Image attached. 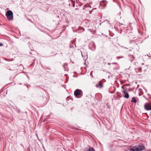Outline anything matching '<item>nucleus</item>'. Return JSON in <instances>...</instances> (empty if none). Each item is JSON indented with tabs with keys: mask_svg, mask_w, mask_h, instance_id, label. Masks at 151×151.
Segmentation results:
<instances>
[{
	"mask_svg": "<svg viewBox=\"0 0 151 151\" xmlns=\"http://www.w3.org/2000/svg\"><path fill=\"white\" fill-rule=\"evenodd\" d=\"M83 92L80 89H77L74 92V95L77 98H79L82 96Z\"/></svg>",
	"mask_w": 151,
	"mask_h": 151,
	"instance_id": "obj_2",
	"label": "nucleus"
},
{
	"mask_svg": "<svg viewBox=\"0 0 151 151\" xmlns=\"http://www.w3.org/2000/svg\"><path fill=\"white\" fill-rule=\"evenodd\" d=\"M6 17L9 20H11L13 18V14L12 11L10 10L8 11L6 14Z\"/></svg>",
	"mask_w": 151,
	"mask_h": 151,
	"instance_id": "obj_3",
	"label": "nucleus"
},
{
	"mask_svg": "<svg viewBox=\"0 0 151 151\" xmlns=\"http://www.w3.org/2000/svg\"><path fill=\"white\" fill-rule=\"evenodd\" d=\"M132 102H134V103H136L137 100H136L135 98L134 97H133L132 99Z\"/></svg>",
	"mask_w": 151,
	"mask_h": 151,
	"instance_id": "obj_8",
	"label": "nucleus"
},
{
	"mask_svg": "<svg viewBox=\"0 0 151 151\" xmlns=\"http://www.w3.org/2000/svg\"><path fill=\"white\" fill-rule=\"evenodd\" d=\"M103 86V82H101V81H100L99 82V84H96V87L98 88H101Z\"/></svg>",
	"mask_w": 151,
	"mask_h": 151,
	"instance_id": "obj_6",
	"label": "nucleus"
},
{
	"mask_svg": "<svg viewBox=\"0 0 151 151\" xmlns=\"http://www.w3.org/2000/svg\"><path fill=\"white\" fill-rule=\"evenodd\" d=\"M3 45L2 43H0V46H3Z\"/></svg>",
	"mask_w": 151,
	"mask_h": 151,
	"instance_id": "obj_10",
	"label": "nucleus"
},
{
	"mask_svg": "<svg viewBox=\"0 0 151 151\" xmlns=\"http://www.w3.org/2000/svg\"><path fill=\"white\" fill-rule=\"evenodd\" d=\"M88 151H95V150L92 147H90L88 149Z\"/></svg>",
	"mask_w": 151,
	"mask_h": 151,
	"instance_id": "obj_9",
	"label": "nucleus"
},
{
	"mask_svg": "<svg viewBox=\"0 0 151 151\" xmlns=\"http://www.w3.org/2000/svg\"><path fill=\"white\" fill-rule=\"evenodd\" d=\"M144 108L146 110H151V103H147L144 105Z\"/></svg>",
	"mask_w": 151,
	"mask_h": 151,
	"instance_id": "obj_5",
	"label": "nucleus"
},
{
	"mask_svg": "<svg viewBox=\"0 0 151 151\" xmlns=\"http://www.w3.org/2000/svg\"><path fill=\"white\" fill-rule=\"evenodd\" d=\"M145 147L143 145H137L133 147L130 149V151H140L143 150Z\"/></svg>",
	"mask_w": 151,
	"mask_h": 151,
	"instance_id": "obj_1",
	"label": "nucleus"
},
{
	"mask_svg": "<svg viewBox=\"0 0 151 151\" xmlns=\"http://www.w3.org/2000/svg\"><path fill=\"white\" fill-rule=\"evenodd\" d=\"M104 58H103V57H101L100 58H99V60H98V62L99 63L101 61H104Z\"/></svg>",
	"mask_w": 151,
	"mask_h": 151,
	"instance_id": "obj_7",
	"label": "nucleus"
},
{
	"mask_svg": "<svg viewBox=\"0 0 151 151\" xmlns=\"http://www.w3.org/2000/svg\"><path fill=\"white\" fill-rule=\"evenodd\" d=\"M122 88L123 89V91L124 94V97L128 99L129 97V94L127 93V88L124 87V86H122Z\"/></svg>",
	"mask_w": 151,
	"mask_h": 151,
	"instance_id": "obj_4",
	"label": "nucleus"
}]
</instances>
